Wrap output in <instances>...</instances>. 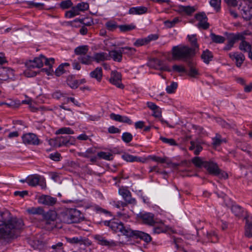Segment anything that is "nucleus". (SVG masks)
<instances>
[{"label":"nucleus","mask_w":252,"mask_h":252,"mask_svg":"<svg viewBox=\"0 0 252 252\" xmlns=\"http://www.w3.org/2000/svg\"><path fill=\"white\" fill-rule=\"evenodd\" d=\"M14 70L10 68L0 66V80L5 81L14 77Z\"/></svg>","instance_id":"9b49d317"},{"label":"nucleus","mask_w":252,"mask_h":252,"mask_svg":"<svg viewBox=\"0 0 252 252\" xmlns=\"http://www.w3.org/2000/svg\"><path fill=\"white\" fill-rule=\"evenodd\" d=\"M63 244L62 242H58L51 246V248L56 252L61 251L63 249Z\"/></svg>","instance_id":"774afa93"},{"label":"nucleus","mask_w":252,"mask_h":252,"mask_svg":"<svg viewBox=\"0 0 252 252\" xmlns=\"http://www.w3.org/2000/svg\"><path fill=\"white\" fill-rule=\"evenodd\" d=\"M78 60L83 64H90L93 61V58L89 55H85L83 57H79L78 58Z\"/></svg>","instance_id":"473e14b6"},{"label":"nucleus","mask_w":252,"mask_h":252,"mask_svg":"<svg viewBox=\"0 0 252 252\" xmlns=\"http://www.w3.org/2000/svg\"><path fill=\"white\" fill-rule=\"evenodd\" d=\"M133 136L130 133L124 132L122 136V140L126 143H129L132 139Z\"/></svg>","instance_id":"de8ad7c7"},{"label":"nucleus","mask_w":252,"mask_h":252,"mask_svg":"<svg viewBox=\"0 0 252 252\" xmlns=\"http://www.w3.org/2000/svg\"><path fill=\"white\" fill-rule=\"evenodd\" d=\"M58 142L59 144V147H61L62 146H67V139L68 138H70L68 136H59L58 137Z\"/></svg>","instance_id":"49530a36"},{"label":"nucleus","mask_w":252,"mask_h":252,"mask_svg":"<svg viewBox=\"0 0 252 252\" xmlns=\"http://www.w3.org/2000/svg\"><path fill=\"white\" fill-rule=\"evenodd\" d=\"M149 158L153 161L159 162L161 163H165L166 161L167 158L164 157L163 158L158 157L156 156H150Z\"/></svg>","instance_id":"8fccbe9b"},{"label":"nucleus","mask_w":252,"mask_h":252,"mask_svg":"<svg viewBox=\"0 0 252 252\" xmlns=\"http://www.w3.org/2000/svg\"><path fill=\"white\" fill-rule=\"evenodd\" d=\"M229 57L233 60H235L236 65L240 67L245 60V56L241 53L234 52L229 54Z\"/></svg>","instance_id":"4468645a"},{"label":"nucleus","mask_w":252,"mask_h":252,"mask_svg":"<svg viewBox=\"0 0 252 252\" xmlns=\"http://www.w3.org/2000/svg\"><path fill=\"white\" fill-rule=\"evenodd\" d=\"M41 177L39 175L34 174L28 177L27 183L32 187L36 186L39 184Z\"/></svg>","instance_id":"f3484780"},{"label":"nucleus","mask_w":252,"mask_h":252,"mask_svg":"<svg viewBox=\"0 0 252 252\" xmlns=\"http://www.w3.org/2000/svg\"><path fill=\"white\" fill-rule=\"evenodd\" d=\"M187 62H188V65L189 67V70L188 73V75L192 77H196L199 73L197 69L194 67L193 63L190 61V60Z\"/></svg>","instance_id":"a878e982"},{"label":"nucleus","mask_w":252,"mask_h":252,"mask_svg":"<svg viewBox=\"0 0 252 252\" xmlns=\"http://www.w3.org/2000/svg\"><path fill=\"white\" fill-rule=\"evenodd\" d=\"M248 1L241 2L238 7L242 17L246 21L250 20L252 18V0Z\"/></svg>","instance_id":"20e7f679"},{"label":"nucleus","mask_w":252,"mask_h":252,"mask_svg":"<svg viewBox=\"0 0 252 252\" xmlns=\"http://www.w3.org/2000/svg\"><path fill=\"white\" fill-rule=\"evenodd\" d=\"M22 138L23 142L25 144L38 145L40 144L39 139L32 133H26L22 136Z\"/></svg>","instance_id":"6e6552de"},{"label":"nucleus","mask_w":252,"mask_h":252,"mask_svg":"<svg viewBox=\"0 0 252 252\" xmlns=\"http://www.w3.org/2000/svg\"><path fill=\"white\" fill-rule=\"evenodd\" d=\"M178 87V84L176 82H172L170 85L168 86L166 88V90L167 93L168 94H172L174 93L175 91L176 90L177 88Z\"/></svg>","instance_id":"a18cd8bd"},{"label":"nucleus","mask_w":252,"mask_h":252,"mask_svg":"<svg viewBox=\"0 0 252 252\" xmlns=\"http://www.w3.org/2000/svg\"><path fill=\"white\" fill-rule=\"evenodd\" d=\"M147 44L148 43L145 38H140L136 40V41L134 43V45L136 47H139Z\"/></svg>","instance_id":"052dcab7"},{"label":"nucleus","mask_w":252,"mask_h":252,"mask_svg":"<svg viewBox=\"0 0 252 252\" xmlns=\"http://www.w3.org/2000/svg\"><path fill=\"white\" fill-rule=\"evenodd\" d=\"M66 239L68 242L72 244L80 245L86 244V240L84 239L81 236L67 238Z\"/></svg>","instance_id":"5701e85b"},{"label":"nucleus","mask_w":252,"mask_h":252,"mask_svg":"<svg viewBox=\"0 0 252 252\" xmlns=\"http://www.w3.org/2000/svg\"><path fill=\"white\" fill-rule=\"evenodd\" d=\"M215 176H218L220 179H226L228 178L227 173L219 169Z\"/></svg>","instance_id":"e2e57ef3"},{"label":"nucleus","mask_w":252,"mask_h":252,"mask_svg":"<svg viewBox=\"0 0 252 252\" xmlns=\"http://www.w3.org/2000/svg\"><path fill=\"white\" fill-rule=\"evenodd\" d=\"M210 36L212 40L216 43H222L225 41V38L224 37L216 35L214 33H211Z\"/></svg>","instance_id":"f704fd0d"},{"label":"nucleus","mask_w":252,"mask_h":252,"mask_svg":"<svg viewBox=\"0 0 252 252\" xmlns=\"http://www.w3.org/2000/svg\"><path fill=\"white\" fill-rule=\"evenodd\" d=\"M245 235L248 238L252 237V222L247 221L246 222Z\"/></svg>","instance_id":"c9c22d12"},{"label":"nucleus","mask_w":252,"mask_h":252,"mask_svg":"<svg viewBox=\"0 0 252 252\" xmlns=\"http://www.w3.org/2000/svg\"><path fill=\"white\" fill-rule=\"evenodd\" d=\"M93 58V61H95L97 63L109 60L108 54L105 52L96 53L94 55Z\"/></svg>","instance_id":"a211bd4d"},{"label":"nucleus","mask_w":252,"mask_h":252,"mask_svg":"<svg viewBox=\"0 0 252 252\" xmlns=\"http://www.w3.org/2000/svg\"><path fill=\"white\" fill-rule=\"evenodd\" d=\"M49 158L54 161H59L60 160L61 154L58 152L52 153L50 154Z\"/></svg>","instance_id":"0e129e2a"},{"label":"nucleus","mask_w":252,"mask_h":252,"mask_svg":"<svg viewBox=\"0 0 252 252\" xmlns=\"http://www.w3.org/2000/svg\"><path fill=\"white\" fill-rule=\"evenodd\" d=\"M137 217L141 220L142 222L146 224L154 226L158 221L156 219L154 218V215L151 213L140 212L137 214Z\"/></svg>","instance_id":"0eeeda50"},{"label":"nucleus","mask_w":252,"mask_h":252,"mask_svg":"<svg viewBox=\"0 0 252 252\" xmlns=\"http://www.w3.org/2000/svg\"><path fill=\"white\" fill-rule=\"evenodd\" d=\"M23 225V220L16 218H12L4 223L0 224V239L14 238Z\"/></svg>","instance_id":"f03ea898"},{"label":"nucleus","mask_w":252,"mask_h":252,"mask_svg":"<svg viewBox=\"0 0 252 252\" xmlns=\"http://www.w3.org/2000/svg\"><path fill=\"white\" fill-rule=\"evenodd\" d=\"M106 27L108 30L111 31H114L117 27H118L115 22L112 21L107 22L106 23Z\"/></svg>","instance_id":"13d9d810"},{"label":"nucleus","mask_w":252,"mask_h":252,"mask_svg":"<svg viewBox=\"0 0 252 252\" xmlns=\"http://www.w3.org/2000/svg\"><path fill=\"white\" fill-rule=\"evenodd\" d=\"M195 18L199 21L197 26L199 28L207 30L209 27V24L207 22L208 18L204 12L197 13Z\"/></svg>","instance_id":"1a4fd4ad"},{"label":"nucleus","mask_w":252,"mask_h":252,"mask_svg":"<svg viewBox=\"0 0 252 252\" xmlns=\"http://www.w3.org/2000/svg\"><path fill=\"white\" fill-rule=\"evenodd\" d=\"M221 0H211L210 5L213 7L217 11L220 9Z\"/></svg>","instance_id":"864d4df0"},{"label":"nucleus","mask_w":252,"mask_h":252,"mask_svg":"<svg viewBox=\"0 0 252 252\" xmlns=\"http://www.w3.org/2000/svg\"><path fill=\"white\" fill-rule=\"evenodd\" d=\"M125 50H128L131 52V53L136 52V49L134 48L129 47H121L118 50H113L110 51L108 55L109 58L110 57L115 62H121L122 60V55L123 54L124 51Z\"/></svg>","instance_id":"423d86ee"},{"label":"nucleus","mask_w":252,"mask_h":252,"mask_svg":"<svg viewBox=\"0 0 252 252\" xmlns=\"http://www.w3.org/2000/svg\"><path fill=\"white\" fill-rule=\"evenodd\" d=\"M118 28L120 31L122 32H126L128 31H131L135 29V26L133 24L131 25H122L118 26Z\"/></svg>","instance_id":"4c0bfd02"},{"label":"nucleus","mask_w":252,"mask_h":252,"mask_svg":"<svg viewBox=\"0 0 252 252\" xmlns=\"http://www.w3.org/2000/svg\"><path fill=\"white\" fill-rule=\"evenodd\" d=\"M79 14V11L76 6L72 7L70 10L67 11L65 13L66 17L71 18Z\"/></svg>","instance_id":"72a5a7b5"},{"label":"nucleus","mask_w":252,"mask_h":252,"mask_svg":"<svg viewBox=\"0 0 252 252\" xmlns=\"http://www.w3.org/2000/svg\"><path fill=\"white\" fill-rule=\"evenodd\" d=\"M122 75L121 74L117 71H112L111 73V77L109 81L111 83L116 85L119 88H124V85L121 84Z\"/></svg>","instance_id":"9d476101"},{"label":"nucleus","mask_w":252,"mask_h":252,"mask_svg":"<svg viewBox=\"0 0 252 252\" xmlns=\"http://www.w3.org/2000/svg\"><path fill=\"white\" fill-rule=\"evenodd\" d=\"M66 94L65 93H61L60 91H56L52 94V97L54 98L59 99L61 97L64 96Z\"/></svg>","instance_id":"69168bd1"},{"label":"nucleus","mask_w":252,"mask_h":252,"mask_svg":"<svg viewBox=\"0 0 252 252\" xmlns=\"http://www.w3.org/2000/svg\"><path fill=\"white\" fill-rule=\"evenodd\" d=\"M97 156L100 158L108 160H111L113 159L112 158V154L110 153L100 152L97 153Z\"/></svg>","instance_id":"58836bf2"},{"label":"nucleus","mask_w":252,"mask_h":252,"mask_svg":"<svg viewBox=\"0 0 252 252\" xmlns=\"http://www.w3.org/2000/svg\"><path fill=\"white\" fill-rule=\"evenodd\" d=\"M244 38V34L242 33H238L237 34H232L230 35L228 39V42L227 45L224 47V50H229L233 46L234 44L239 40L240 39H243Z\"/></svg>","instance_id":"f8f14e48"},{"label":"nucleus","mask_w":252,"mask_h":252,"mask_svg":"<svg viewBox=\"0 0 252 252\" xmlns=\"http://www.w3.org/2000/svg\"><path fill=\"white\" fill-rule=\"evenodd\" d=\"M188 38L191 47L180 45L175 46L172 49V58L175 60L187 61L194 57L199 50L196 34L188 35Z\"/></svg>","instance_id":"f257e3e1"},{"label":"nucleus","mask_w":252,"mask_h":252,"mask_svg":"<svg viewBox=\"0 0 252 252\" xmlns=\"http://www.w3.org/2000/svg\"><path fill=\"white\" fill-rule=\"evenodd\" d=\"M179 21L178 18L175 17L172 21L167 20L164 21V24L167 28H170L173 27Z\"/></svg>","instance_id":"09e8293b"},{"label":"nucleus","mask_w":252,"mask_h":252,"mask_svg":"<svg viewBox=\"0 0 252 252\" xmlns=\"http://www.w3.org/2000/svg\"><path fill=\"white\" fill-rule=\"evenodd\" d=\"M25 65L29 70L35 67L37 68V65L36 63L35 62L34 59L33 60H30L29 61H27L25 63Z\"/></svg>","instance_id":"4d7b16f0"},{"label":"nucleus","mask_w":252,"mask_h":252,"mask_svg":"<svg viewBox=\"0 0 252 252\" xmlns=\"http://www.w3.org/2000/svg\"><path fill=\"white\" fill-rule=\"evenodd\" d=\"M41 58L43 59V64L44 63L46 65L48 66L49 68H52V64L55 62L54 58L47 59L44 56L41 55Z\"/></svg>","instance_id":"37998d69"},{"label":"nucleus","mask_w":252,"mask_h":252,"mask_svg":"<svg viewBox=\"0 0 252 252\" xmlns=\"http://www.w3.org/2000/svg\"><path fill=\"white\" fill-rule=\"evenodd\" d=\"M43 218L45 219V223L46 225H49V228H61L62 227V225L60 223H58L57 214L55 212H45Z\"/></svg>","instance_id":"39448f33"},{"label":"nucleus","mask_w":252,"mask_h":252,"mask_svg":"<svg viewBox=\"0 0 252 252\" xmlns=\"http://www.w3.org/2000/svg\"><path fill=\"white\" fill-rule=\"evenodd\" d=\"M95 238L98 241V243L101 245L108 246L110 247L115 246L116 245L114 242L112 241H108L102 236L96 235Z\"/></svg>","instance_id":"b1692460"},{"label":"nucleus","mask_w":252,"mask_h":252,"mask_svg":"<svg viewBox=\"0 0 252 252\" xmlns=\"http://www.w3.org/2000/svg\"><path fill=\"white\" fill-rule=\"evenodd\" d=\"M204 167L210 174L215 176L220 169L217 163L213 161H205Z\"/></svg>","instance_id":"ddd939ff"},{"label":"nucleus","mask_w":252,"mask_h":252,"mask_svg":"<svg viewBox=\"0 0 252 252\" xmlns=\"http://www.w3.org/2000/svg\"><path fill=\"white\" fill-rule=\"evenodd\" d=\"M90 76L92 78H95L97 81H100L102 76V68L96 67L93 71L90 73Z\"/></svg>","instance_id":"cd10ccee"},{"label":"nucleus","mask_w":252,"mask_h":252,"mask_svg":"<svg viewBox=\"0 0 252 252\" xmlns=\"http://www.w3.org/2000/svg\"><path fill=\"white\" fill-rule=\"evenodd\" d=\"M160 139L164 143H167L169 144V145L174 146V145H177V143L176 141L172 138H166L165 137H160Z\"/></svg>","instance_id":"6e6d98bb"},{"label":"nucleus","mask_w":252,"mask_h":252,"mask_svg":"<svg viewBox=\"0 0 252 252\" xmlns=\"http://www.w3.org/2000/svg\"><path fill=\"white\" fill-rule=\"evenodd\" d=\"M28 5L31 7H35L38 9H41L43 8L44 4L42 3L35 2L34 1H29Z\"/></svg>","instance_id":"5fc2aeb1"},{"label":"nucleus","mask_w":252,"mask_h":252,"mask_svg":"<svg viewBox=\"0 0 252 252\" xmlns=\"http://www.w3.org/2000/svg\"><path fill=\"white\" fill-rule=\"evenodd\" d=\"M110 228L114 231L121 232L122 229L123 228V224L122 222H117L112 221Z\"/></svg>","instance_id":"2f4dec72"},{"label":"nucleus","mask_w":252,"mask_h":252,"mask_svg":"<svg viewBox=\"0 0 252 252\" xmlns=\"http://www.w3.org/2000/svg\"><path fill=\"white\" fill-rule=\"evenodd\" d=\"M79 11H83L89 8V4L87 2H82L78 3L76 6Z\"/></svg>","instance_id":"3c124183"},{"label":"nucleus","mask_w":252,"mask_h":252,"mask_svg":"<svg viewBox=\"0 0 252 252\" xmlns=\"http://www.w3.org/2000/svg\"><path fill=\"white\" fill-rule=\"evenodd\" d=\"M244 35L246 34V33H243ZM245 37L244 36V38L243 39H240L239 40H241V42L239 45V48L240 50L245 52H250L252 48V45L247 41L245 40Z\"/></svg>","instance_id":"6ab92c4d"},{"label":"nucleus","mask_w":252,"mask_h":252,"mask_svg":"<svg viewBox=\"0 0 252 252\" xmlns=\"http://www.w3.org/2000/svg\"><path fill=\"white\" fill-rule=\"evenodd\" d=\"M153 229V231L155 233L159 234L160 233L165 232L166 231V227L164 225L163 223L161 222L159 225L156 226Z\"/></svg>","instance_id":"ea45409f"},{"label":"nucleus","mask_w":252,"mask_h":252,"mask_svg":"<svg viewBox=\"0 0 252 252\" xmlns=\"http://www.w3.org/2000/svg\"><path fill=\"white\" fill-rule=\"evenodd\" d=\"M27 212L31 215H42V217L44 216L45 212L43 208L40 207H32L27 210Z\"/></svg>","instance_id":"bb28decb"},{"label":"nucleus","mask_w":252,"mask_h":252,"mask_svg":"<svg viewBox=\"0 0 252 252\" xmlns=\"http://www.w3.org/2000/svg\"><path fill=\"white\" fill-rule=\"evenodd\" d=\"M179 11L185 12L188 15H191L195 11V9L193 6L180 5L179 6Z\"/></svg>","instance_id":"c756f323"},{"label":"nucleus","mask_w":252,"mask_h":252,"mask_svg":"<svg viewBox=\"0 0 252 252\" xmlns=\"http://www.w3.org/2000/svg\"><path fill=\"white\" fill-rule=\"evenodd\" d=\"M38 201L40 203L48 206H53L56 204L57 199L50 196L44 195L39 198Z\"/></svg>","instance_id":"dca6fc26"},{"label":"nucleus","mask_w":252,"mask_h":252,"mask_svg":"<svg viewBox=\"0 0 252 252\" xmlns=\"http://www.w3.org/2000/svg\"><path fill=\"white\" fill-rule=\"evenodd\" d=\"M205 161H203L200 158L198 157H195L192 159V162L198 167H200L201 166L204 167V165Z\"/></svg>","instance_id":"c03bdc74"},{"label":"nucleus","mask_w":252,"mask_h":252,"mask_svg":"<svg viewBox=\"0 0 252 252\" xmlns=\"http://www.w3.org/2000/svg\"><path fill=\"white\" fill-rule=\"evenodd\" d=\"M173 70L178 72H187L185 68L181 65H174L172 67Z\"/></svg>","instance_id":"680f3d73"},{"label":"nucleus","mask_w":252,"mask_h":252,"mask_svg":"<svg viewBox=\"0 0 252 252\" xmlns=\"http://www.w3.org/2000/svg\"><path fill=\"white\" fill-rule=\"evenodd\" d=\"M147 8L144 6L133 7L129 9V14H142L147 11Z\"/></svg>","instance_id":"aec40b11"},{"label":"nucleus","mask_w":252,"mask_h":252,"mask_svg":"<svg viewBox=\"0 0 252 252\" xmlns=\"http://www.w3.org/2000/svg\"><path fill=\"white\" fill-rule=\"evenodd\" d=\"M201 57L205 63L208 64L212 60L213 55L210 51L206 49L203 51Z\"/></svg>","instance_id":"412c9836"},{"label":"nucleus","mask_w":252,"mask_h":252,"mask_svg":"<svg viewBox=\"0 0 252 252\" xmlns=\"http://www.w3.org/2000/svg\"><path fill=\"white\" fill-rule=\"evenodd\" d=\"M94 153V150L93 148H89L85 152L79 153L78 155L80 156L83 157L84 158H89V156Z\"/></svg>","instance_id":"bf43d9fd"},{"label":"nucleus","mask_w":252,"mask_h":252,"mask_svg":"<svg viewBox=\"0 0 252 252\" xmlns=\"http://www.w3.org/2000/svg\"><path fill=\"white\" fill-rule=\"evenodd\" d=\"M73 3L71 2V0H66L62 1L60 5V7L63 9H67L72 6Z\"/></svg>","instance_id":"603ef678"},{"label":"nucleus","mask_w":252,"mask_h":252,"mask_svg":"<svg viewBox=\"0 0 252 252\" xmlns=\"http://www.w3.org/2000/svg\"><path fill=\"white\" fill-rule=\"evenodd\" d=\"M162 64V61L157 58H153L150 60L148 63V65L150 67L163 70H167L166 66H161ZM168 71H170V70L168 69Z\"/></svg>","instance_id":"2eb2a0df"},{"label":"nucleus","mask_w":252,"mask_h":252,"mask_svg":"<svg viewBox=\"0 0 252 252\" xmlns=\"http://www.w3.org/2000/svg\"><path fill=\"white\" fill-rule=\"evenodd\" d=\"M74 133V131L70 127H63L59 129L56 131V134H72Z\"/></svg>","instance_id":"e433bc0d"},{"label":"nucleus","mask_w":252,"mask_h":252,"mask_svg":"<svg viewBox=\"0 0 252 252\" xmlns=\"http://www.w3.org/2000/svg\"><path fill=\"white\" fill-rule=\"evenodd\" d=\"M135 238H139L141 240L144 241L146 243H149L152 240V238L150 235L144 232L138 230H137Z\"/></svg>","instance_id":"4be33fe9"},{"label":"nucleus","mask_w":252,"mask_h":252,"mask_svg":"<svg viewBox=\"0 0 252 252\" xmlns=\"http://www.w3.org/2000/svg\"><path fill=\"white\" fill-rule=\"evenodd\" d=\"M121 232L127 237L135 238L137 230H133L129 228H126L123 225V228L122 229Z\"/></svg>","instance_id":"c85d7f7f"},{"label":"nucleus","mask_w":252,"mask_h":252,"mask_svg":"<svg viewBox=\"0 0 252 252\" xmlns=\"http://www.w3.org/2000/svg\"><path fill=\"white\" fill-rule=\"evenodd\" d=\"M122 158L127 162H142L144 161L141 159V158L137 156H134L128 154H124L122 156Z\"/></svg>","instance_id":"393cba45"},{"label":"nucleus","mask_w":252,"mask_h":252,"mask_svg":"<svg viewBox=\"0 0 252 252\" xmlns=\"http://www.w3.org/2000/svg\"><path fill=\"white\" fill-rule=\"evenodd\" d=\"M88 50L89 47L87 45H82L76 48L74 50V52L77 55H85Z\"/></svg>","instance_id":"7c9ffc66"},{"label":"nucleus","mask_w":252,"mask_h":252,"mask_svg":"<svg viewBox=\"0 0 252 252\" xmlns=\"http://www.w3.org/2000/svg\"><path fill=\"white\" fill-rule=\"evenodd\" d=\"M81 213L76 209H66L61 214V220L65 223H78L80 220Z\"/></svg>","instance_id":"7ed1b4c3"},{"label":"nucleus","mask_w":252,"mask_h":252,"mask_svg":"<svg viewBox=\"0 0 252 252\" xmlns=\"http://www.w3.org/2000/svg\"><path fill=\"white\" fill-rule=\"evenodd\" d=\"M124 200L126 201V204H134L136 203L135 199L131 197L130 193L126 196V198H124Z\"/></svg>","instance_id":"338daca9"},{"label":"nucleus","mask_w":252,"mask_h":252,"mask_svg":"<svg viewBox=\"0 0 252 252\" xmlns=\"http://www.w3.org/2000/svg\"><path fill=\"white\" fill-rule=\"evenodd\" d=\"M231 211L237 217H240L243 212L242 208L238 205H233L231 208Z\"/></svg>","instance_id":"79ce46f5"},{"label":"nucleus","mask_w":252,"mask_h":252,"mask_svg":"<svg viewBox=\"0 0 252 252\" xmlns=\"http://www.w3.org/2000/svg\"><path fill=\"white\" fill-rule=\"evenodd\" d=\"M213 142L212 145L214 147L217 148L219 146L223 141V139H221V136L220 134H216L215 137L212 139Z\"/></svg>","instance_id":"a19ab883"}]
</instances>
